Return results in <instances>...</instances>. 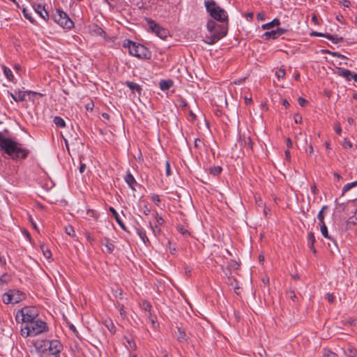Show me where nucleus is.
Segmentation results:
<instances>
[{
	"label": "nucleus",
	"instance_id": "nucleus-1",
	"mask_svg": "<svg viewBox=\"0 0 357 357\" xmlns=\"http://www.w3.org/2000/svg\"><path fill=\"white\" fill-rule=\"evenodd\" d=\"M0 148L13 159L25 158L29 154V151L22 148V144L5 137L0 132Z\"/></svg>",
	"mask_w": 357,
	"mask_h": 357
},
{
	"label": "nucleus",
	"instance_id": "nucleus-2",
	"mask_svg": "<svg viewBox=\"0 0 357 357\" xmlns=\"http://www.w3.org/2000/svg\"><path fill=\"white\" fill-rule=\"evenodd\" d=\"M47 324L40 319H34L24 324L21 328V335L24 337L36 336L46 331Z\"/></svg>",
	"mask_w": 357,
	"mask_h": 357
},
{
	"label": "nucleus",
	"instance_id": "nucleus-3",
	"mask_svg": "<svg viewBox=\"0 0 357 357\" xmlns=\"http://www.w3.org/2000/svg\"><path fill=\"white\" fill-rule=\"evenodd\" d=\"M207 12L211 17L219 22H223L227 20V15L224 9L220 7L214 1H205Z\"/></svg>",
	"mask_w": 357,
	"mask_h": 357
},
{
	"label": "nucleus",
	"instance_id": "nucleus-4",
	"mask_svg": "<svg viewBox=\"0 0 357 357\" xmlns=\"http://www.w3.org/2000/svg\"><path fill=\"white\" fill-rule=\"evenodd\" d=\"M128 47L130 54L139 59H149L151 56V52L141 44L128 40Z\"/></svg>",
	"mask_w": 357,
	"mask_h": 357
},
{
	"label": "nucleus",
	"instance_id": "nucleus-5",
	"mask_svg": "<svg viewBox=\"0 0 357 357\" xmlns=\"http://www.w3.org/2000/svg\"><path fill=\"white\" fill-rule=\"evenodd\" d=\"M38 316V309L34 306H28L24 307L17 312L16 320L19 321L21 319L24 324H26L29 321L36 319Z\"/></svg>",
	"mask_w": 357,
	"mask_h": 357
},
{
	"label": "nucleus",
	"instance_id": "nucleus-6",
	"mask_svg": "<svg viewBox=\"0 0 357 357\" xmlns=\"http://www.w3.org/2000/svg\"><path fill=\"white\" fill-rule=\"evenodd\" d=\"M52 18L59 26L70 29L74 26L73 22L68 15L60 9L55 10L52 14Z\"/></svg>",
	"mask_w": 357,
	"mask_h": 357
},
{
	"label": "nucleus",
	"instance_id": "nucleus-7",
	"mask_svg": "<svg viewBox=\"0 0 357 357\" xmlns=\"http://www.w3.org/2000/svg\"><path fill=\"white\" fill-rule=\"evenodd\" d=\"M227 34V29L218 26V29L210 33L208 36H206L204 42L209 45L215 44L220 39L225 36Z\"/></svg>",
	"mask_w": 357,
	"mask_h": 357
},
{
	"label": "nucleus",
	"instance_id": "nucleus-8",
	"mask_svg": "<svg viewBox=\"0 0 357 357\" xmlns=\"http://www.w3.org/2000/svg\"><path fill=\"white\" fill-rule=\"evenodd\" d=\"M24 298V295L20 291H9L2 296V301L6 304L17 303L21 301Z\"/></svg>",
	"mask_w": 357,
	"mask_h": 357
},
{
	"label": "nucleus",
	"instance_id": "nucleus-9",
	"mask_svg": "<svg viewBox=\"0 0 357 357\" xmlns=\"http://www.w3.org/2000/svg\"><path fill=\"white\" fill-rule=\"evenodd\" d=\"M45 344L46 347L47 349V351L51 355H58L63 348L62 344L60 343L59 341L56 340H53L51 341L47 340V342H46Z\"/></svg>",
	"mask_w": 357,
	"mask_h": 357
},
{
	"label": "nucleus",
	"instance_id": "nucleus-10",
	"mask_svg": "<svg viewBox=\"0 0 357 357\" xmlns=\"http://www.w3.org/2000/svg\"><path fill=\"white\" fill-rule=\"evenodd\" d=\"M25 93L31 95H38L43 96V94L32 91H19L16 94L10 93V96L15 102H22L25 100Z\"/></svg>",
	"mask_w": 357,
	"mask_h": 357
},
{
	"label": "nucleus",
	"instance_id": "nucleus-11",
	"mask_svg": "<svg viewBox=\"0 0 357 357\" xmlns=\"http://www.w3.org/2000/svg\"><path fill=\"white\" fill-rule=\"evenodd\" d=\"M47 342L46 340H38L33 342V346L38 352L45 353L47 351L45 342Z\"/></svg>",
	"mask_w": 357,
	"mask_h": 357
},
{
	"label": "nucleus",
	"instance_id": "nucleus-12",
	"mask_svg": "<svg viewBox=\"0 0 357 357\" xmlns=\"http://www.w3.org/2000/svg\"><path fill=\"white\" fill-rule=\"evenodd\" d=\"M313 35L314 36H324L331 40L333 41V43L335 44H337L338 43H340V42H342L343 41V38L342 37H339L337 36H333V35H331V34H323V33H317V32H314L313 33Z\"/></svg>",
	"mask_w": 357,
	"mask_h": 357
},
{
	"label": "nucleus",
	"instance_id": "nucleus-13",
	"mask_svg": "<svg viewBox=\"0 0 357 357\" xmlns=\"http://www.w3.org/2000/svg\"><path fill=\"white\" fill-rule=\"evenodd\" d=\"M321 232L322 235L326 238L333 241L335 249H337V243L334 239H333V238L331 236H329L328 232V229H327V227L326 226L325 223H323V225H321Z\"/></svg>",
	"mask_w": 357,
	"mask_h": 357
},
{
	"label": "nucleus",
	"instance_id": "nucleus-14",
	"mask_svg": "<svg viewBox=\"0 0 357 357\" xmlns=\"http://www.w3.org/2000/svg\"><path fill=\"white\" fill-rule=\"evenodd\" d=\"M33 12L40 15L43 19L46 20L48 18V13L45 9L44 6L38 5L36 8H33Z\"/></svg>",
	"mask_w": 357,
	"mask_h": 357
},
{
	"label": "nucleus",
	"instance_id": "nucleus-15",
	"mask_svg": "<svg viewBox=\"0 0 357 357\" xmlns=\"http://www.w3.org/2000/svg\"><path fill=\"white\" fill-rule=\"evenodd\" d=\"M125 181L131 189L135 190V186L137 185V182L130 172H127Z\"/></svg>",
	"mask_w": 357,
	"mask_h": 357
},
{
	"label": "nucleus",
	"instance_id": "nucleus-16",
	"mask_svg": "<svg viewBox=\"0 0 357 357\" xmlns=\"http://www.w3.org/2000/svg\"><path fill=\"white\" fill-rule=\"evenodd\" d=\"M124 340H126V342H124L123 343L128 350H136L137 345L132 338L125 336Z\"/></svg>",
	"mask_w": 357,
	"mask_h": 357
},
{
	"label": "nucleus",
	"instance_id": "nucleus-17",
	"mask_svg": "<svg viewBox=\"0 0 357 357\" xmlns=\"http://www.w3.org/2000/svg\"><path fill=\"white\" fill-rule=\"evenodd\" d=\"M178 333H177V339L180 342H187L188 340V337L187 336L185 331L180 327L177 328Z\"/></svg>",
	"mask_w": 357,
	"mask_h": 357
},
{
	"label": "nucleus",
	"instance_id": "nucleus-18",
	"mask_svg": "<svg viewBox=\"0 0 357 357\" xmlns=\"http://www.w3.org/2000/svg\"><path fill=\"white\" fill-rule=\"evenodd\" d=\"M337 74L344 77L348 81L351 79L352 74L349 70L338 68Z\"/></svg>",
	"mask_w": 357,
	"mask_h": 357
},
{
	"label": "nucleus",
	"instance_id": "nucleus-19",
	"mask_svg": "<svg viewBox=\"0 0 357 357\" xmlns=\"http://www.w3.org/2000/svg\"><path fill=\"white\" fill-rule=\"evenodd\" d=\"M109 211L112 212L113 216L114 217L116 221L117 222V223L119 225V226L124 230H126V227L123 222V221L121 220L118 213L116 212V211L113 208V207H110L109 208Z\"/></svg>",
	"mask_w": 357,
	"mask_h": 357
},
{
	"label": "nucleus",
	"instance_id": "nucleus-20",
	"mask_svg": "<svg viewBox=\"0 0 357 357\" xmlns=\"http://www.w3.org/2000/svg\"><path fill=\"white\" fill-rule=\"evenodd\" d=\"M126 84L132 92L136 91L139 94L141 93L142 88L138 84L128 81L126 82Z\"/></svg>",
	"mask_w": 357,
	"mask_h": 357
},
{
	"label": "nucleus",
	"instance_id": "nucleus-21",
	"mask_svg": "<svg viewBox=\"0 0 357 357\" xmlns=\"http://www.w3.org/2000/svg\"><path fill=\"white\" fill-rule=\"evenodd\" d=\"M172 85L173 82L170 79H165L160 82V88L162 91L168 90Z\"/></svg>",
	"mask_w": 357,
	"mask_h": 357
},
{
	"label": "nucleus",
	"instance_id": "nucleus-22",
	"mask_svg": "<svg viewBox=\"0 0 357 357\" xmlns=\"http://www.w3.org/2000/svg\"><path fill=\"white\" fill-rule=\"evenodd\" d=\"M280 24V20L278 19H274L271 22H270L267 24H263L261 28L264 30H265V29H268L273 28L276 26H279Z\"/></svg>",
	"mask_w": 357,
	"mask_h": 357
},
{
	"label": "nucleus",
	"instance_id": "nucleus-23",
	"mask_svg": "<svg viewBox=\"0 0 357 357\" xmlns=\"http://www.w3.org/2000/svg\"><path fill=\"white\" fill-rule=\"evenodd\" d=\"M344 354L348 357H356L357 356V349L352 346H349Z\"/></svg>",
	"mask_w": 357,
	"mask_h": 357
},
{
	"label": "nucleus",
	"instance_id": "nucleus-24",
	"mask_svg": "<svg viewBox=\"0 0 357 357\" xmlns=\"http://www.w3.org/2000/svg\"><path fill=\"white\" fill-rule=\"evenodd\" d=\"M141 305V307L146 312L148 313V314H152V306L151 305L146 301H143L142 303L140 304Z\"/></svg>",
	"mask_w": 357,
	"mask_h": 357
},
{
	"label": "nucleus",
	"instance_id": "nucleus-25",
	"mask_svg": "<svg viewBox=\"0 0 357 357\" xmlns=\"http://www.w3.org/2000/svg\"><path fill=\"white\" fill-rule=\"evenodd\" d=\"M264 37L266 40H269V39H275L278 37H279V36L278 35L276 30H273L271 31L266 32L264 34Z\"/></svg>",
	"mask_w": 357,
	"mask_h": 357
},
{
	"label": "nucleus",
	"instance_id": "nucleus-26",
	"mask_svg": "<svg viewBox=\"0 0 357 357\" xmlns=\"http://www.w3.org/2000/svg\"><path fill=\"white\" fill-rule=\"evenodd\" d=\"M104 323H105V326L107 328V329L112 334L115 333V332H116L115 326L111 319H106Z\"/></svg>",
	"mask_w": 357,
	"mask_h": 357
},
{
	"label": "nucleus",
	"instance_id": "nucleus-27",
	"mask_svg": "<svg viewBox=\"0 0 357 357\" xmlns=\"http://www.w3.org/2000/svg\"><path fill=\"white\" fill-rule=\"evenodd\" d=\"M146 21L148 22L149 26L150 29H151L153 32H155L156 31L160 30V26L155 23L153 20L151 19H146Z\"/></svg>",
	"mask_w": 357,
	"mask_h": 357
},
{
	"label": "nucleus",
	"instance_id": "nucleus-28",
	"mask_svg": "<svg viewBox=\"0 0 357 357\" xmlns=\"http://www.w3.org/2000/svg\"><path fill=\"white\" fill-rule=\"evenodd\" d=\"M357 186V181L346 184L342 188V195H344L347 191Z\"/></svg>",
	"mask_w": 357,
	"mask_h": 357
},
{
	"label": "nucleus",
	"instance_id": "nucleus-29",
	"mask_svg": "<svg viewBox=\"0 0 357 357\" xmlns=\"http://www.w3.org/2000/svg\"><path fill=\"white\" fill-rule=\"evenodd\" d=\"M216 23L212 20H210L208 23H207V29L208 31H209V33H212L213 31H215L216 30L218 29V27L216 28Z\"/></svg>",
	"mask_w": 357,
	"mask_h": 357
},
{
	"label": "nucleus",
	"instance_id": "nucleus-30",
	"mask_svg": "<svg viewBox=\"0 0 357 357\" xmlns=\"http://www.w3.org/2000/svg\"><path fill=\"white\" fill-rule=\"evenodd\" d=\"M53 121L58 127L64 128L66 126L64 120L60 116H55Z\"/></svg>",
	"mask_w": 357,
	"mask_h": 357
},
{
	"label": "nucleus",
	"instance_id": "nucleus-31",
	"mask_svg": "<svg viewBox=\"0 0 357 357\" xmlns=\"http://www.w3.org/2000/svg\"><path fill=\"white\" fill-rule=\"evenodd\" d=\"M3 73L9 81H13L14 76L12 73L11 70L9 68L3 66Z\"/></svg>",
	"mask_w": 357,
	"mask_h": 357
},
{
	"label": "nucleus",
	"instance_id": "nucleus-32",
	"mask_svg": "<svg viewBox=\"0 0 357 357\" xmlns=\"http://www.w3.org/2000/svg\"><path fill=\"white\" fill-rule=\"evenodd\" d=\"M22 13H23L24 16L25 18L29 20L31 22H34V20L33 19V17L31 16V10H29L26 8H24L22 9Z\"/></svg>",
	"mask_w": 357,
	"mask_h": 357
},
{
	"label": "nucleus",
	"instance_id": "nucleus-33",
	"mask_svg": "<svg viewBox=\"0 0 357 357\" xmlns=\"http://www.w3.org/2000/svg\"><path fill=\"white\" fill-rule=\"evenodd\" d=\"M137 234L145 244L149 243V238L144 231L139 229H137Z\"/></svg>",
	"mask_w": 357,
	"mask_h": 357
},
{
	"label": "nucleus",
	"instance_id": "nucleus-34",
	"mask_svg": "<svg viewBox=\"0 0 357 357\" xmlns=\"http://www.w3.org/2000/svg\"><path fill=\"white\" fill-rule=\"evenodd\" d=\"M209 172L213 176H217L220 174L222 168L219 166H215L208 169Z\"/></svg>",
	"mask_w": 357,
	"mask_h": 357
},
{
	"label": "nucleus",
	"instance_id": "nucleus-35",
	"mask_svg": "<svg viewBox=\"0 0 357 357\" xmlns=\"http://www.w3.org/2000/svg\"><path fill=\"white\" fill-rule=\"evenodd\" d=\"M327 208H328L327 206H324L321 208V211L318 213L317 218L319 220L321 225H323V223H324V211L326 210Z\"/></svg>",
	"mask_w": 357,
	"mask_h": 357
},
{
	"label": "nucleus",
	"instance_id": "nucleus-36",
	"mask_svg": "<svg viewBox=\"0 0 357 357\" xmlns=\"http://www.w3.org/2000/svg\"><path fill=\"white\" fill-rule=\"evenodd\" d=\"M323 356L324 357H337V354H335V352L332 351L328 349H324Z\"/></svg>",
	"mask_w": 357,
	"mask_h": 357
},
{
	"label": "nucleus",
	"instance_id": "nucleus-37",
	"mask_svg": "<svg viewBox=\"0 0 357 357\" xmlns=\"http://www.w3.org/2000/svg\"><path fill=\"white\" fill-rule=\"evenodd\" d=\"M40 248L42 250V252L43 253V255L47 259H50L52 257V253L50 250H49L47 248H45V245H41Z\"/></svg>",
	"mask_w": 357,
	"mask_h": 357
},
{
	"label": "nucleus",
	"instance_id": "nucleus-38",
	"mask_svg": "<svg viewBox=\"0 0 357 357\" xmlns=\"http://www.w3.org/2000/svg\"><path fill=\"white\" fill-rule=\"evenodd\" d=\"M241 142H244L245 145H248V148L252 150V142L250 137H245V136L241 138Z\"/></svg>",
	"mask_w": 357,
	"mask_h": 357
},
{
	"label": "nucleus",
	"instance_id": "nucleus-39",
	"mask_svg": "<svg viewBox=\"0 0 357 357\" xmlns=\"http://www.w3.org/2000/svg\"><path fill=\"white\" fill-rule=\"evenodd\" d=\"M160 30L156 31L155 33L158 36H159L161 38H165L167 36V31L165 29L160 26Z\"/></svg>",
	"mask_w": 357,
	"mask_h": 357
},
{
	"label": "nucleus",
	"instance_id": "nucleus-40",
	"mask_svg": "<svg viewBox=\"0 0 357 357\" xmlns=\"http://www.w3.org/2000/svg\"><path fill=\"white\" fill-rule=\"evenodd\" d=\"M66 233L70 236H75V230L71 225H68L65 227Z\"/></svg>",
	"mask_w": 357,
	"mask_h": 357
},
{
	"label": "nucleus",
	"instance_id": "nucleus-41",
	"mask_svg": "<svg viewBox=\"0 0 357 357\" xmlns=\"http://www.w3.org/2000/svg\"><path fill=\"white\" fill-rule=\"evenodd\" d=\"M86 214V216H84V218H93L94 219H96V218H97L96 213L93 210L87 209Z\"/></svg>",
	"mask_w": 357,
	"mask_h": 357
},
{
	"label": "nucleus",
	"instance_id": "nucleus-42",
	"mask_svg": "<svg viewBox=\"0 0 357 357\" xmlns=\"http://www.w3.org/2000/svg\"><path fill=\"white\" fill-rule=\"evenodd\" d=\"M307 240H308V244H314L316 239H315L314 234L312 231L308 233Z\"/></svg>",
	"mask_w": 357,
	"mask_h": 357
},
{
	"label": "nucleus",
	"instance_id": "nucleus-43",
	"mask_svg": "<svg viewBox=\"0 0 357 357\" xmlns=\"http://www.w3.org/2000/svg\"><path fill=\"white\" fill-rule=\"evenodd\" d=\"M105 245L109 253L112 252L114 249V245L112 243L109 242L108 239H106V243Z\"/></svg>",
	"mask_w": 357,
	"mask_h": 357
},
{
	"label": "nucleus",
	"instance_id": "nucleus-44",
	"mask_svg": "<svg viewBox=\"0 0 357 357\" xmlns=\"http://www.w3.org/2000/svg\"><path fill=\"white\" fill-rule=\"evenodd\" d=\"M148 317L149 319V321H151L152 326L153 328H155L156 324H157V319L156 317L152 314H148Z\"/></svg>",
	"mask_w": 357,
	"mask_h": 357
},
{
	"label": "nucleus",
	"instance_id": "nucleus-45",
	"mask_svg": "<svg viewBox=\"0 0 357 357\" xmlns=\"http://www.w3.org/2000/svg\"><path fill=\"white\" fill-rule=\"evenodd\" d=\"M342 145L346 149H350L353 146L352 143L350 141L347 140V139H344Z\"/></svg>",
	"mask_w": 357,
	"mask_h": 357
},
{
	"label": "nucleus",
	"instance_id": "nucleus-46",
	"mask_svg": "<svg viewBox=\"0 0 357 357\" xmlns=\"http://www.w3.org/2000/svg\"><path fill=\"white\" fill-rule=\"evenodd\" d=\"M276 77L280 78H283L285 76V70L284 68H280L278 71L275 72Z\"/></svg>",
	"mask_w": 357,
	"mask_h": 357
},
{
	"label": "nucleus",
	"instance_id": "nucleus-47",
	"mask_svg": "<svg viewBox=\"0 0 357 357\" xmlns=\"http://www.w3.org/2000/svg\"><path fill=\"white\" fill-rule=\"evenodd\" d=\"M178 230L184 236L190 235L189 231L182 225L177 227Z\"/></svg>",
	"mask_w": 357,
	"mask_h": 357
},
{
	"label": "nucleus",
	"instance_id": "nucleus-48",
	"mask_svg": "<svg viewBox=\"0 0 357 357\" xmlns=\"http://www.w3.org/2000/svg\"><path fill=\"white\" fill-rule=\"evenodd\" d=\"M298 102L301 107H305L308 103V101L302 97L298 98Z\"/></svg>",
	"mask_w": 357,
	"mask_h": 357
},
{
	"label": "nucleus",
	"instance_id": "nucleus-49",
	"mask_svg": "<svg viewBox=\"0 0 357 357\" xmlns=\"http://www.w3.org/2000/svg\"><path fill=\"white\" fill-rule=\"evenodd\" d=\"M150 226H151V229L155 235L160 234V229L157 225L153 226L151 225V223L150 222Z\"/></svg>",
	"mask_w": 357,
	"mask_h": 357
},
{
	"label": "nucleus",
	"instance_id": "nucleus-50",
	"mask_svg": "<svg viewBox=\"0 0 357 357\" xmlns=\"http://www.w3.org/2000/svg\"><path fill=\"white\" fill-rule=\"evenodd\" d=\"M328 248H330L331 252H334L335 251L338 250L337 247V249H335L333 241H331L330 240H328Z\"/></svg>",
	"mask_w": 357,
	"mask_h": 357
},
{
	"label": "nucleus",
	"instance_id": "nucleus-51",
	"mask_svg": "<svg viewBox=\"0 0 357 357\" xmlns=\"http://www.w3.org/2000/svg\"><path fill=\"white\" fill-rule=\"evenodd\" d=\"M165 171L167 176H169L171 175L170 164L168 161H166L165 163Z\"/></svg>",
	"mask_w": 357,
	"mask_h": 357
},
{
	"label": "nucleus",
	"instance_id": "nucleus-52",
	"mask_svg": "<svg viewBox=\"0 0 357 357\" xmlns=\"http://www.w3.org/2000/svg\"><path fill=\"white\" fill-rule=\"evenodd\" d=\"M155 220L157 224L162 225L164 223V220L162 217L159 216L158 214L156 213L155 215Z\"/></svg>",
	"mask_w": 357,
	"mask_h": 357
},
{
	"label": "nucleus",
	"instance_id": "nucleus-53",
	"mask_svg": "<svg viewBox=\"0 0 357 357\" xmlns=\"http://www.w3.org/2000/svg\"><path fill=\"white\" fill-rule=\"evenodd\" d=\"M326 299L328 301V302L333 303L335 300V296H334L333 294L328 293L326 294Z\"/></svg>",
	"mask_w": 357,
	"mask_h": 357
},
{
	"label": "nucleus",
	"instance_id": "nucleus-54",
	"mask_svg": "<svg viewBox=\"0 0 357 357\" xmlns=\"http://www.w3.org/2000/svg\"><path fill=\"white\" fill-rule=\"evenodd\" d=\"M152 200L153 202L156 204V205H159V203L160 202V199L159 198V196L157 195H154L153 197H152Z\"/></svg>",
	"mask_w": 357,
	"mask_h": 357
},
{
	"label": "nucleus",
	"instance_id": "nucleus-55",
	"mask_svg": "<svg viewBox=\"0 0 357 357\" xmlns=\"http://www.w3.org/2000/svg\"><path fill=\"white\" fill-rule=\"evenodd\" d=\"M294 121L296 123H301V121H302L301 116L298 114H295V116H294Z\"/></svg>",
	"mask_w": 357,
	"mask_h": 357
},
{
	"label": "nucleus",
	"instance_id": "nucleus-56",
	"mask_svg": "<svg viewBox=\"0 0 357 357\" xmlns=\"http://www.w3.org/2000/svg\"><path fill=\"white\" fill-rule=\"evenodd\" d=\"M277 31L278 35L280 36L287 32V29H282V28H278L275 29Z\"/></svg>",
	"mask_w": 357,
	"mask_h": 357
},
{
	"label": "nucleus",
	"instance_id": "nucleus-57",
	"mask_svg": "<svg viewBox=\"0 0 357 357\" xmlns=\"http://www.w3.org/2000/svg\"><path fill=\"white\" fill-rule=\"evenodd\" d=\"M288 294H289V298L293 301H296V295L295 294V292L294 291H289L288 292Z\"/></svg>",
	"mask_w": 357,
	"mask_h": 357
},
{
	"label": "nucleus",
	"instance_id": "nucleus-58",
	"mask_svg": "<svg viewBox=\"0 0 357 357\" xmlns=\"http://www.w3.org/2000/svg\"><path fill=\"white\" fill-rule=\"evenodd\" d=\"M335 132L338 134V135H340L341 132H342V129H341V127L340 126V124L337 123L335 125Z\"/></svg>",
	"mask_w": 357,
	"mask_h": 357
},
{
	"label": "nucleus",
	"instance_id": "nucleus-59",
	"mask_svg": "<svg viewBox=\"0 0 357 357\" xmlns=\"http://www.w3.org/2000/svg\"><path fill=\"white\" fill-rule=\"evenodd\" d=\"M311 190L314 195H317L318 193V189L314 183L312 185Z\"/></svg>",
	"mask_w": 357,
	"mask_h": 357
},
{
	"label": "nucleus",
	"instance_id": "nucleus-60",
	"mask_svg": "<svg viewBox=\"0 0 357 357\" xmlns=\"http://www.w3.org/2000/svg\"><path fill=\"white\" fill-rule=\"evenodd\" d=\"M70 329L77 336L78 335V331H77L76 328L74 326V325L70 324L69 326Z\"/></svg>",
	"mask_w": 357,
	"mask_h": 357
},
{
	"label": "nucleus",
	"instance_id": "nucleus-61",
	"mask_svg": "<svg viewBox=\"0 0 357 357\" xmlns=\"http://www.w3.org/2000/svg\"><path fill=\"white\" fill-rule=\"evenodd\" d=\"M86 169V165L84 163H81L79 166V171L80 173H83Z\"/></svg>",
	"mask_w": 357,
	"mask_h": 357
},
{
	"label": "nucleus",
	"instance_id": "nucleus-62",
	"mask_svg": "<svg viewBox=\"0 0 357 357\" xmlns=\"http://www.w3.org/2000/svg\"><path fill=\"white\" fill-rule=\"evenodd\" d=\"M333 55L334 56H337V57L341 58V59H347V57H346L345 56L342 55V54H340V53H338V52H333Z\"/></svg>",
	"mask_w": 357,
	"mask_h": 357
},
{
	"label": "nucleus",
	"instance_id": "nucleus-63",
	"mask_svg": "<svg viewBox=\"0 0 357 357\" xmlns=\"http://www.w3.org/2000/svg\"><path fill=\"white\" fill-rule=\"evenodd\" d=\"M245 79H246V78H245V77H244V78H243V79H240L236 80V81H234L233 83H234V84H240L243 83V82H245Z\"/></svg>",
	"mask_w": 357,
	"mask_h": 357
},
{
	"label": "nucleus",
	"instance_id": "nucleus-64",
	"mask_svg": "<svg viewBox=\"0 0 357 357\" xmlns=\"http://www.w3.org/2000/svg\"><path fill=\"white\" fill-rule=\"evenodd\" d=\"M350 3H351L349 0H342V4L344 7H349Z\"/></svg>",
	"mask_w": 357,
	"mask_h": 357
}]
</instances>
